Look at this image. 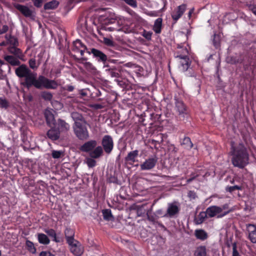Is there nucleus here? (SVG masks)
<instances>
[{
	"instance_id": "obj_51",
	"label": "nucleus",
	"mask_w": 256,
	"mask_h": 256,
	"mask_svg": "<svg viewBox=\"0 0 256 256\" xmlns=\"http://www.w3.org/2000/svg\"><path fill=\"white\" fill-rule=\"evenodd\" d=\"M29 66L32 69H35L38 68L36 66V60L34 58H30L28 61Z\"/></svg>"
},
{
	"instance_id": "obj_16",
	"label": "nucleus",
	"mask_w": 256,
	"mask_h": 256,
	"mask_svg": "<svg viewBox=\"0 0 256 256\" xmlns=\"http://www.w3.org/2000/svg\"><path fill=\"white\" fill-rule=\"evenodd\" d=\"M46 133V136L48 138L52 140H58L60 136V130L56 128V126H50Z\"/></svg>"
},
{
	"instance_id": "obj_50",
	"label": "nucleus",
	"mask_w": 256,
	"mask_h": 256,
	"mask_svg": "<svg viewBox=\"0 0 256 256\" xmlns=\"http://www.w3.org/2000/svg\"><path fill=\"white\" fill-rule=\"evenodd\" d=\"M154 214L156 216L157 218H158L160 217L166 216L167 214H164V212L162 209L158 210L155 212Z\"/></svg>"
},
{
	"instance_id": "obj_7",
	"label": "nucleus",
	"mask_w": 256,
	"mask_h": 256,
	"mask_svg": "<svg viewBox=\"0 0 256 256\" xmlns=\"http://www.w3.org/2000/svg\"><path fill=\"white\" fill-rule=\"evenodd\" d=\"M74 132L76 136L81 140L89 138V132L84 122H76L73 126Z\"/></svg>"
},
{
	"instance_id": "obj_21",
	"label": "nucleus",
	"mask_w": 256,
	"mask_h": 256,
	"mask_svg": "<svg viewBox=\"0 0 256 256\" xmlns=\"http://www.w3.org/2000/svg\"><path fill=\"white\" fill-rule=\"evenodd\" d=\"M64 235L68 244H71L74 242V231L70 228H66L64 230Z\"/></svg>"
},
{
	"instance_id": "obj_38",
	"label": "nucleus",
	"mask_w": 256,
	"mask_h": 256,
	"mask_svg": "<svg viewBox=\"0 0 256 256\" xmlns=\"http://www.w3.org/2000/svg\"><path fill=\"white\" fill-rule=\"evenodd\" d=\"M44 232L48 235L50 236H51L54 238L53 240L56 242H59L60 241L56 238V234L55 230L52 228L49 229H45L44 230Z\"/></svg>"
},
{
	"instance_id": "obj_15",
	"label": "nucleus",
	"mask_w": 256,
	"mask_h": 256,
	"mask_svg": "<svg viewBox=\"0 0 256 256\" xmlns=\"http://www.w3.org/2000/svg\"><path fill=\"white\" fill-rule=\"evenodd\" d=\"M97 144L96 140H90L82 145L80 150L82 152H90L96 147Z\"/></svg>"
},
{
	"instance_id": "obj_57",
	"label": "nucleus",
	"mask_w": 256,
	"mask_h": 256,
	"mask_svg": "<svg viewBox=\"0 0 256 256\" xmlns=\"http://www.w3.org/2000/svg\"><path fill=\"white\" fill-rule=\"evenodd\" d=\"M120 72L122 73V70L120 71ZM122 76V74H120V76L119 78H114L116 79L115 80L118 82V84L122 86L124 84V82L122 80H120L118 78H120Z\"/></svg>"
},
{
	"instance_id": "obj_36",
	"label": "nucleus",
	"mask_w": 256,
	"mask_h": 256,
	"mask_svg": "<svg viewBox=\"0 0 256 256\" xmlns=\"http://www.w3.org/2000/svg\"><path fill=\"white\" fill-rule=\"evenodd\" d=\"M46 124L50 126H56V121L54 119V116L52 114H46Z\"/></svg>"
},
{
	"instance_id": "obj_39",
	"label": "nucleus",
	"mask_w": 256,
	"mask_h": 256,
	"mask_svg": "<svg viewBox=\"0 0 256 256\" xmlns=\"http://www.w3.org/2000/svg\"><path fill=\"white\" fill-rule=\"evenodd\" d=\"M10 106V103L4 97H0V108L7 110Z\"/></svg>"
},
{
	"instance_id": "obj_24",
	"label": "nucleus",
	"mask_w": 256,
	"mask_h": 256,
	"mask_svg": "<svg viewBox=\"0 0 256 256\" xmlns=\"http://www.w3.org/2000/svg\"><path fill=\"white\" fill-rule=\"evenodd\" d=\"M4 60L12 66H18L20 64V60L12 56H4Z\"/></svg>"
},
{
	"instance_id": "obj_46",
	"label": "nucleus",
	"mask_w": 256,
	"mask_h": 256,
	"mask_svg": "<svg viewBox=\"0 0 256 256\" xmlns=\"http://www.w3.org/2000/svg\"><path fill=\"white\" fill-rule=\"evenodd\" d=\"M232 256H242L237 250V244L234 242L232 244Z\"/></svg>"
},
{
	"instance_id": "obj_30",
	"label": "nucleus",
	"mask_w": 256,
	"mask_h": 256,
	"mask_svg": "<svg viewBox=\"0 0 256 256\" xmlns=\"http://www.w3.org/2000/svg\"><path fill=\"white\" fill-rule=\"evenodd\" d=\"M8 51L10 53L14 54L18 58H20L22 56V50L16 46H10L8 48Z\"/></svg>"
},
{
	"instance_id": "obj_34",
	"label": "nucleus",
	"mask_w": 256,
	"mask_h": 256,
	"mask_svg": "<svg viewBox=\"0 0 256 256\" xmlns=\"http://www.w3.org/2000/svg\"><path fill=\"white\" fill-rule=\"evenodd\" d=\"M102 214L104 219L107 221L112 220L114 217L112 215L111 210L110 209H104L102 210Z\"/></svg>"
},
{
	"instance_id": "obj_63",
	"label": "nucleus",
	"mask_w": 256,
	"mask_h": 256,
	"mask_svg": "<svg viewBox=\"0 0 256 256\" xmlns=\"http://www.w3.org/2000/svg\"><path fill=\"white\" fill-rule=\"evenodd\" d=\"M186 75L188 76H194V72H190L189 74H186Z\"/></svg>"
},
{
	"instance_id": "obj_61",
	"label": "nucleus",
	"mask_w": 256,
	"mask_h": 256,
	"mask_svg": "<svg viewBox=\"0 0 256 256\" xmlns=\"http://www.w3.org/2000/svg\"><path fill=\"white\" fill-rule=\"evenodd\" d=\"M252 13L256 16V6H254L252 8Z\"/></svg>"
},
{
	"instance_id": "obj_62",
	"label": "nucleus",
	"mask_w": 256,
	"mask_h": 256,
	"mask_svg": "<svg viewBox=\"0 0 256 256\" xmlns=\"http://www.w3.org/2000/svg\"><path fill=\"white\" fill-rule=\"evenodd\" d=\"M6 43H8V42H2L0 43V46H6Z\"/></svg>"
},
{
	"instance_id": "obj_10",
	"label": "nucleus",
	"mask_w": 256,
	"mask_h": 256,
	"mask_svg": "<svg viewBox=\"0 0 256 256\" xmlns=\"http://www.w3.org/2000/svg\"><path fill=\"white\" fill-rule=\"evenodd\" d=\"M158 162L156 157L150 158L146 159L145 161L140 164L141 170H149L154 168Z\"/></svg>"
},
{
	"instance_id": "obj_31",
	"label": "nucleus",
	"mask_w": 256,
	"mask_h": 256,
	"mask_svg": "<svg viewBox=\"0 0 256 256\" xmlns=\"http://www.w3.org/2000/svg\"><path fill=\"white\" fill-rule=\"evenodd\" d=\"M59 4L58 2L56 0H52L51 2H48L44 4V9L47 10H54L56 8Z\"/></svg>"
},
{
	"instance_id": "obj_40",
	"label": "nucleus",
	"mask_w": 256,
	"mask_h": 256,
	"mask_svg": "<svg viewBox=\"0 0 256 256\" xmlns=\"http://www.w3.org/2000/svg\"><path fill=\"white\" fill-rule=\"evenodd\" d=\"M147 218H148V220L153 222V223H156L158 224L160 226H162V227H163L164 228V226L162 224H160V223L159 222H157L156 220L158 219L156 217V216L155 214L154 213V214H149L148 212L147 213Z\"/></svg>"
},
{
	"instance_id": "obj_44",
	"label": "nucleus",
	"mask_w": 256,
	"mask_h": 256,
	"mask_svg": "<svg viewBox=\"0 0 256 256\" xmlns=\"http://www.w3.org/2000/svg\"><path fill=\"white\" fill-rule=\"evenodd\" d=\"M83 64L86 70L92 72H94L96 70V68L92 65L90 62H86V61H83Z\"/></svg>"
},
{
	"instance_id": "obj_54",
	"label": "nucleus",
	"mask_w": 256,
	"mask_h": 256,
	"mask_svg": "<svg viewBox=\"0 0 256 256\" xmlns=\"http://www.w3.org/2000/svg\"><path fill=\"white\" fill-rule=\"evenodd\" d=\"M188 196L192 199H195L196 197V194L194 191L190 190L188 194Z\"/></svg>"
},
{
	"instance_id": "obj_13",
	"label": "nucleus",
	"mask_w": 256,
	"mask_h": 256,
	"mask_svg": "<svg viewBox=\"0 0 256 256\" xmlns=\"http://www.w3.org/2000/svg\"><path fill=\"white\" fill-rule=\"evenodd\" d=\"M16 8L25 17L29 18L31 19L34 18V15L32 10L27 6L18 4L16 6Z\"/></svg>"
},
{
	"instance_id": "obj_11",
	"label": "nucleus",
	"mask_w": 256,
	"mask_h": 256,
	"mask_svg": "<svg viewBox=\"0 0 256 256\" xmlns=\"http://www.w3.org/2000/svg\"><path fill=\"white\" fill-rule=\"evenodd\" d=\"M70 246V251L74 256H80L84 252V248L80 243L77 240H74L71 244H68Z\"/></svg>"
},
{
	"instance_id": "obj_1",
	"label": "nucleus",
	"mask_w": 256,
	"mask_h": 256,
	"mask_svg": "<svg viewBox=\"0 0 256 256\" xmlns=\"http://www.w3.org/2000/svg\"><path fill=\"white\" fill-rule=\"evenodd\" d=\"M21 84L24 87L30 88L34 86L37 89L45 88L46 89L55 90L58 88L57 82L52 80H49L43 76H40L36 78V74L31 72Z\"/></svg>"
},
{
	"instance_id": "obj_3",
	"label": "nucleus",
	"mask_w": 256,
	"mask_h": 256,
	"mask_svg": "<svg viewBox=\"0 0 256 256\" xmlns=\"http://www.w3.org/2000/svg\"><path fill=\"white\" fill-rule=\"evenodd\" d=\"M89 54H92L93 57L99 62H102L104 64V68L106 74L111 78H119L121 74L122 66L118 65L111 64L112 62L106 64L108 60L107 56L103 52L98 49L92 48L90 51H87Z\"/></svg>"
},
{
	"instance_id": "obj_26",
	"label": "nucleus",
	"mask_w": 256,
	"mask_h": 256,
	"mask_svg": "<svg viewBox=\"0 0 256 256\" xmlns=\"http://www.w3.org/2000/svg\"><path fill=\"white\" fill-rule=\"evenodd\" d=\"M179 212L178 207L174 204L169 205L167 210V215L170 217H172L177 214Z\"/></svg>"
},
{
	"instance_id": "obj_42",
	"label": "nucleus",
	"mask_w": 256,
	"mask_h": 256,
	"mask_svg": "<svg viewBox=\"0 0 256 256\" xmlns=\"http://www.w3.org/2000/svg\"><path fill=\"white\" fill-rule=\"evenodd\" d=\"M71 116L74 120V122H83L82 120L83 118L81 114H79L77 112H73L71 114Z\"/></svg>"
},
{
	"instance_id": "obj_33",
	"label": "nucleus",
	"mask_w": 256,
	"mask_h": 256,
	"mask_svg": "<svg viewBox=\"0 0 256 256\" xmlns=\"http://www.w3.org/2000/svg\"><path fill=\"white\" fill-rule=\"evenodd\" d=\"M181 144L184 146V148L188 150H190L193 146L190 138L189 137L185 136L181 142Z\"/></svg>"
},
{
	"instance_id": "obj_41",
	"label": "nucleus",
	"mask_w": 256,
	"mask_h": 256,
	"mask_svg": "<svg viewBox=\"0 0 256 256\" xmlns=\"http://www.w3.org/2000/svg\"><path fill=\"white\" fill-rule=\"evenodd\" d=\"M41 98L45 100L50 101L53 98V95L50 92L44 91L40 93Z\"/></svg>"
},
{
	"instance_id": "obj_17",
	"label": "nucleus",
	"mask_w": 256,
	"mask_h": 256,
	"mask_svg": "<svg viewBox=\"0 0 256 256\" xmlns=\"http://www.w3.org/2000/svg\"><path fill=\"white\" fill-rule=\"evenodd\" d=\"M187 56H188V48L178 44L177 46V50L174 52V56L176 58H180Z\"/></svg>"
},
{
	"instance_id": "obj_53",
	"label": "nucleus",
	"mask_w": 256,
	"mask_h": 256,
	"mask_svg": "<svg viewBox=\"0 0 256 256\" xmlns=\"http://www.w3.org/2000/svg\"><path fill=\"white\" fill-rule=\"evenodd\" d=\"M104 42L108 46H112L114 45L113 41L108 38H104Z\"/></svg>"
},
{
	"instance_id": "obj_6",
	"label": "nucleus",
	"mask_w": 256,
	"mask_h": 256,
	"mask_svg": "<svg viewBox=\"0 0 256 256\" xmlns=\"http://www.w3.org/2000/svg\"><path fill=\"white\" fill-rule=\"evenodd\" d=\"M206 214L208 218H214L216 216L218 218H222L228 214L232 210H229V206L225 204L221 206H212L206 209Z\"/></svg>"
},
{
	"instance_id": "obj_29",
	"label": "nucleus",
	"mask_w": 256,
	"mask_h": 256,
	"mask_svg": "<svg viewBox=\"0 0 256 256\" xmlns=\"http://www.w3.org/2000/svg\"><path fill=\"white\" fill-rule=\"evenodd\" d=\"M194 234L196 238L201 240H204L208 237L207 233L202 229L196 230Z\"/></svg>"
},
{
	"instance_id": "obj_58",
	"label": "nucleus",
	"mask_w": 256,
	"mask_h": 256,
	"mask_svg": "<svg viewBox=\"0 0 256 256\" xmlns=\"http://www.w3.org/2000/svg\"><path fill=\"white\" fill-rule=\"evenodd\" d=\"M74 86L71 85H68L66 86V90L68 92H72L74 90Z\"/></svg>"
},
{
	"instance_id": "obj_59",
	"label": "nucleus",
	"mask_w": 256,
	"mask_h": 256,
	"mask_svg": "<svg viewBox=\"0 0 256 256\" xmlns=\"http://www.w3.org/2000/svg\"><path fill=\"white\" fill-rule=\"evenodd\" d=\"M80 94L82 96H87V93L84 90H81L80 91Z\"/></svg>"
},
{
	"instance_id": "obj_28",
	"label": "nucleus",
	"mask_w": 256,
	"mask_h": 256,
	"mask_svg": "<svg viewBox=\"0 0 256 256\" xmlns=\"http://www.w3.org/2000/svg\"><path fill=\"white\" fill-rule=\"evenodd\" d=\"M206 248L204 246H198L194 252V256H206Z\"/></svg>"
},
{
	"instance_id": "obj_18",
	"label": "nucleus",
	"mask_w": 256,
	"mask_h": 256,
	"mask_svg": "<svg viewBox=\"0 0 256 256\" xmlns=\"http://www.w3.org/2000/svg\"><path fill=\"white\" fill-rule=\"evenodd\" d=\"M180 60V68L183 72H186L190 68V65L191 63V61L190 60L189 56L180 58H178Z\"/></svg>"
},
{
	"instance_id": "obj_43",
	"label": "nucleus",
	"mask_w": 256,
	"mask_h": 256,
	"mask_svg": "<svg viewBox=\"0 0 256 256\" xmlns=\"http://www.w3.org/2000/svg\"><path fill=\"white\" fill-rule=\"evenodd\" d=\"M141 34L147 40H150L152 39V32L151 31H147L145 30H144L142 32Z\"/></svg>"
},
{
	"instance_id": "obj_9",
	"label": "nucleus",
	"mask_w": 256,
	"mask_h": 256,
	"mask_svg": "<svg viewBox=\"0 0 256 256\" xmlns=\"http://www.w3.org/2000/svg\"><path fill=\"white\" fill-rule=\"evenodd\" d=\"M102 145L107 154H110L114 148V144L112 137L110 135H105L102 138Z\"/></svg>"
},
{
	"instance_id": "obj_19",
	"label": "nucleus",
	"mask_w": 256,
	"mask_h": 256,
	"mask_svg": "<svg viewBox=\"0 0 256 256\" xmlns=\"http://www.w3.org/2000/svg\"><path fill=\"white\" fill-rule=\"evenodd\" d=\"M138 150H134L128 152L124 158L125 162L130 165L133 164L138 156Z\"/></svg>"
},
{
	"instance_id": "obj_52",
	"label": "nucleus",
	"mask_w": 256,
	"mask_h": 256,
	"mask_svg": "<svg viewBox=\"0 0 256 256\" xmlns=\"http://www.w3.org/2000/svg\"><path fill=\"white\" fill-rule=\"evenodd\" d=\"M39 256H55L49 251H42L39 254Z\"/></svg>"
},
{
	"instance_id": "obj_35",
	"label": "nucleus",
	"mask_w": 256,
	"mask_h": 256,
	"mask_svg": "<svg viewBox=\"0 0 256 256\" xmlns=\"http://www.w3.org/2000/svg\"><path fill=\"white\" fill-rule=\"evenodd\" d=\"M26 249L32 254H35L36 252V249L34 246V243L30 240H26Z\"/></svg>"
},
{
	"instance_id": "obj_60",
	"label": "nucleus",
	"mask_w": 256,
	"mask_h": 256,
	"mask_svg": "<svg viewBox=\"0 0 256 256\" xmlns=\"http://www.w3.org/2000/svg\"><path fill=\"white\" fill-rule=\"evenodd\" d=\"M194 8H192L190 10L188 14V16L189 18H190L192 14L194 12Z\"/></svg>"
},
{
	"instance_id": "obj_20",
	"label": "nucleus",
	"mask_w": 256,
	"mask_h": 256,
	"mask_svg": "<svg viewBox=\"0 0 256 256\" xmlns=\"http://www.w3.org/2000/svg\"><path fill=\"white\" fill-rule=\"evenodd\" d=\"M247 230L250 240L252 243H256V226L252 224H248L247 226Z\"/></svg>"
},
{
	"instance_id": "obj_5",
	"label": "nucleus",
	"mask_w": 256,
	"mask_h": 256,
	"mask_svg": "<svg viewBox=\"0 0 256 256\" xmlns=\"http://www.w3.org/2000/svg\"><path fill=\"white\" fill-rule=\"evenodd\" d=\"M71 51L74 54H80L81 58H78L76 54H70V55L75 60L79 63H83V61H86L87 58L84 57V52L88 51L86 46L80 40L77 39L74 41L70 48Z\"/></svg>"
},
{
	"instance_id": "obj_55",
	"label": "nucleus",
	"mask_w": 256,
	"mask_h": 256,
	"mask_svg": "<svg viewBox=\"0 0 256 256\" xmlns=\"http://www.w3.org/2000/svg\"><path fill=\"white\" fill-rule=\"evenodd\" d=\"M8 30V26L7 25H4L0 29V34L6 33Z\"/></svg>"
},
{
	"instance_id": "obj_12",
	"label": "nucleus",
	"mask_w": 256,
	"mask_h": 256,
	"mask_svg": "<svg viewBox=\"0 0 256 256\" xmlns=\"http://www.w3.org/2000/svg\"><path fill=\"white\" fill-rule=\"evenodd\" d=\"M186 4H182L178 6L176 8L172 11L171 14L172 18L175 22L182 17L186 11Z\"/></svg>"
},
{
	"instance_id": "obj_45",
	"label": "nucleus",
	"mask_w": 256,
	"mask_h": 256,
	"mask_svg": "<svg viewBox=\"0 0 256 256\" xmlns=\"http://www.w3.org/2000/svg\"><path fill=\"white\" fill-rule=\"evenodd\" d=\"M242 186H238L237 185L234 186H227L226 188V190L230 193L235 190H242Z\"/></svg>"
},
{
	"instance_id": "obj_32",
	"label": "nucleus",
	"mask_w": 256,
	"mask_h": 256,
	"mask_svg": "<svg viewBox=\"0 0 256 256\" xmlns=\"http://www.w3.org/2000/svg\"><path fill=\"white\" fill-rule=\"evenodd\" d=\"M208 217V214H206V210L204 212H200L198 216L195 218V221L196 224H202L206 220V218Z\"/></svg>"
},
{
	"instance_id": "obj_64",
	"label": "nucleus",
	"mask_w": 256,
	"mask_h": 256,
	"mask_svg": "<svg viewBox=\"0 0 256 256\" xmlns=\"http://www.w3.org/2000/svg\"><path fill=\"white\" fill-rule=\"evenodd\" d=\"M4 64H5V63H4V60H2L1 59H0V67L2 65Z\"/></svg>"
},
{
	"instance_id": "obj_48",
	"label": "nucleus",
	"mask_w": 256,
	"mask_h": 256,
	"mask_svg": "<svg viewBox=\"0 0 256 256\" xmlns=\"http://www.w3.org/2000/svg\"><path fill=\"white\" fill-rule=\"evenodd\" d=\"M94 159L91 157L86 159V164L89 168H93L96 166V161Z\"/></svg>"
},
{
	"instance_id": "obj_8",
	"label": "nucleus",
	"mask_w": 256,
	"mask_h": 256,
	"mask_svg": "<svg viewBox=\"0 0 256 256\" xmlns=\"http://www.w3.org/2000/svg\"><path fill=\"white\" fill-rule=\"evenodd\" d=\"M175 110L178 112L180 120H184L188 117V112L187 106L184 103L178 98H175Z\"/></svg>"
},
{
	"instance_id": "obj_4",
	"label": "nucleus",
	"mask_w": 256,
	"mask_h": 256,
	"mask_svg": "<svg viewBox=\"0 0 256 256\" xmlns=\"http://www.w3.org/2000/svg\"><path fill=\"white\" fill-rule=\"evenodd\" d=\"M99 20L102 24L103 29L106 30L113 32L120 30L117 21V17L113 12H106L104 14L100 16Z\"/></svg>"
},
{
	"instance_id": "obj_56",
	"label": "nucleus",
	"mask_w": 256,
	"mask_h": 256,
	"mask_svg": "<svg viewBox=\"0 0 256 256\" xmlns=\"http://www.w3.org/2000/svg\"><path fill=\"white\" fill-rule=\"evenodd\" d=\"M191 177L186 180V182L189 184L194 180L196 177L198 176V174L194 175V174H192Z\"/></svg>"
},
{
	"instance_id": "obj_27",
	"label": "nucleus",
	"mask_w": 256,
	"mask_h": 256,
	"mask_svg": "<svg viewBox=\"0 0 256 256\" xmlns=\"http://www.w3.org/2000/svg\"><path fill=\"white\" fill-rule=\"evenodd\" d=\"M37 238L39 243L41 244L48 245L50 242V239L48 236L44 234L38 233L37 234Z\"/></svg>"
},
{
	"instance_id": "obj_25",
	"label": "nucleus",
	"mask_w": 256,
	"mask_h": 256,
	"mask_svg": "<svg viewBox=\"0 0 256 256\" xmlns=\"http://www.w3.org/2000/svg\"><path fill=\"white\" fill-rule=\"evenodd\" d=\"M58 129L60 132H67L70 130V125L66 123L64 120L59 118L58 120Z\"/></svg>"
},
{
	"instance_id": "obj_23",
	"label": "nucleus",
	"mask_w": 256,
	"mask_h": 256,
	"mask_svg": "<svg viewBox=\"0 0 256 256\" xmlns=\"http://www.w3.org/2000/svg\"><path fill=\"white\" fill-rule=\"evenodd\" d=\"M162 19L160 18L156 19L152 27L153 30L156 34H160L162 32Z\"/></svg>"
},
{
	"instance_id": "obj_22",
	"label": "nucleus",
	"mask_w": 256,
	"mask_h": 256,
	"mask_svg": "<svg viewBox=\"0 0 256 256\" xmlns=\"http://www.w3.org/2000/svg\"><path fill=\"white\" fill-rule=\"evenodd\" d=\"M103 149L101 146H98L90 152V156L93 158H98L102 156Z\"/></svg>"
},
{
	"instance_id": "obj_47",
	"label": "nucleus",
	"mask_w": 256,
	"mask_h": 256,
	"mask_svg": "<svg viewBox=\"0 0 256 256\" xmlns=\"http://www.w3.org/2000/svg\"><path fill=\"white\" fill-rule=\"evenodd\" d=\"M63 154L62 151L54 150L52 151V156L54 158H58L63 155Z\"/></svg>"
},
{
	"instance_id": "obj_49",
	"label": "nucleus",
	"mask_w": 256,
	"mask_h": 256,
	"mask_svg": "<svg viewBox=\"0 0 256 256\" xmlns=\"http://www.w3.org/2000/svg\"><path fill=\"white\" fill-rule=\"evenodd\" d=\"M33 2L34 5L37 8H40L42 6L44 0H32Z\"/></svg>"
},
{
	"instance_id": "obj_14",
	"label": "nucleus",
	"mask_w": 256,
	"mask_h": 256,
	"mask_svg": "<svg viewBox=\"0 0 256 256\" xmlns=\"http://www.w3.org/2000/svg\"><path fill=\"white\" fill-rule=\"evenodd\" d=\"M31 72L24 64L20 65L15 70L16 74L20 78H26Z\"/></svg>"
},
{
	"instance_id": "obj_2",
	"label": "nucleus",
	"mask_w": 256,
	"mask_h": 256,
	"mask_svg": "<svg viewBox=\"0 0 256 256\" xmlns=\"http://www.w3.org/2000/svg\"><path fill=\"white\" fill-rule=\"evenodd\" d=\"M230 154L232 156V162L235 167L244 168L248 164L249 154L246 148L242 142L234 145L232 142L230 144Z\"/></svg>"
},
{
	"instance_id": "obj_37",
	"label": "nucleus",
	"mask_w": 256,
	"mask_h": 256,
	"mask_svg": "<svg viewBox=\"0 0 256 256\" xmlns=\"http://www.w3.org/2000/svg\"><path fill=\"white\" fill-rule=\"evenodd\" d=\"M5 38L7 40L8 43L11 45L10 46H16L18 44V40L11 34H6Z\"/></svg>"
}]
</instances>
